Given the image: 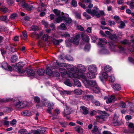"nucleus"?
Masks as SVG:
<instances>
[{
    "mask_svg": "<svg viewBox=\"0 0 134 134\" xmlns=\"http://www.w3.org/2000/svg\"><path fill=\"white\" fill-rule=\"evenodd\" d=\"M86 11L88 14H91L93 16H96L97 18H99L101 15L104 16L105 14L103 10H100L97 6H95L92 10L91 9H87Z\"/></svg>",
    "mask_w": 134,
    "mask_h": 134,
    "instance_id": "f257e3e1",
    "label": "nucleus"
},
{
    "mask_svg": "<svg viewBox=\"0 0 134 134\" xmlns=\"http://www.w3.org/2000/svg\"><path fill=\"white\" fill-rule=\"evenodd\" d=\"M66 16L64 15V13L62 12V17L60 16L58 18H56L55 21L57 23H59L61 22L63 20L64 22L66 25H69L72 22L71 19L69 17L68 14L66 15Z\"/></svg>",
    "mask_w": 134,
    "mask_h": 134,
    "instance_id": "f03ea898",
    "label": "nucleus"
},
{
    "mask_svg": "<svg viewBox=\"0 0 134 134\" xmlns=\"http://www.w3.org/2000/svg\"><path fill=\"white\" fill-rule=\"evenodd\" d=\"M72 71L74 73H72L69 72V73H68V77L71 78H75L78 79H80V78H81L82 79V80H83L84 78H85V76L83 74L79 72L78 70H75Z\"/></svg>",
    "mask_w": 134,
    "mask_h": 134,
    "instance_id": "7ed1b4c3",
    "label": "nucleus"
},
{
    "mask_svg": "<svg viewBox=\"0 0 134 134\" xmlns=\"http://www.w3.org/2000/svg\"><path fill=\"white\" fill-rule=\"evenodd\" d=\"M83 81L87 87L90 88L91 89L97 85L95 81L87 80L85 77V78L83 80Z\"/></svg>",
    "mask_w": 134,
    "mask_h": 134,
    "instance_id": "20e7f679",
    "label": "nucleus"
},
{
    "mask_svg": "<svg viewBox=\"0 0 134 134\" xmlns=\"http://www.w3.org/2000/svg\"><path fill=\"white\" fill-rule=\"evenodd\" d=\"M27 105V103L26 102H19L16 103L14 104L15 108L16 109H21Z\"/></svg>",
    "mask_w": 134,
    "mask_h": 134,
    "instance_id": "39448f33",
    "label": "nucleus"
},
{
    "mask_svg": "<svg viewBox=\"0 0 134 134\" xmlns=\"http://www.w3.org/2000/svg\"><path fill=\"white\" fill-rule=\"evenodd\" d=\"M24 66V64H23V62H19L16 64V65L15 67L17 71L20 73H24L25 72V71L22 70L21 69L22 67Z\"/></svg>",
    "mask_w": 134,
    "mask_h": 134,
    "instance_id": "423d86ee",
    "label": "nucleus"
},
{
    "mask_svg": "<svg viewBox=\"0 0 134 134\" xmlns=\"http://www.w3.org/2000/svg\"><path fill=\"white\" fill-rule=\"evenodd\" d=\"M95 117L96 118V121L100 123H103L105 121L106 119L105 116L104 115H96Z\"/></svg>",
    "mask_w": 134,
    "mask_h": 134,
    "instance_id": "0eeeda50",
    "label": "nucleus"
},
{
    "mask_svg": "<svg viewBox=\"0 0 134 134\" xmlns=\"http://www.w3.org/2000/svg\"><path fill=\"white\" fill-rule=\"evenodd\" d=\"M109 48L110 49L111 51H116V47H117V46L116 45H114L111 41H109ZM118 47H119V48L121 50H122L123 49V48L121 46Z\"/></svg>",
    "mask_w": 134,
    "mask_h": 134,
    "instance_id": "6e6552de",
    "label": "nucleus"
},
{
    "mask_svg": "<svg viewBox=\"0 0 134 134\" xmlns=\"http://www.w3.org/2000/svg\"><path fill=\"white\" fill-rule=\"evenodd\" d=\"M65 107L64 109L63 115L64 116H66L67 115L70 114L71 113V108L69 106L66 105H65Z\"/></svg>",
    "mask_w": 134,
    "mask_h": 134,
    "instance_id": "1a4fd4ad",
    "label": "nucleus"
},
{
    "mask_svg": "<svg viewBox=\"0 0 134 134\" xmlns=\"http://www.w3.org/2000/svg\"><path fill=\"white\" fill-rule=\"evenodd\" d=\"M25 71V72H24V73L22 74H24L26 72L27 74V75L29 76H33L35 74L34 71L30 68H26Z\"/></svg>",
    "mask_w": 134,
    "mask_h": 134,
    "instance_id": "9d476101",
    "label": "nucleus"
},
{
    "mask_svg": "<svg viewBox=\"0 0 134 134\" xmlns=\"http://www.w3.org/2000/svg\"><path fill=\"white\" fill-rule=\"evenodd\" d=\"M79 38L80 35H77L74 37L71 38L70 40L71 42L73 43L74 44L77 45L79 43Z\"/></svg>",
    "mask_w": 134,
    "mask_h": 134,
    "instance_id": "9b49d317",
    "label": "nucleus"
},
{
    "mask_svg": "<svg viewBox=\"0 0 134 134\" xmlns=\"http://www.w3.org/2000/svg\"><path fill=\"white\" fill-rule=\"evenodd\" d=\"M104 99H106V102L107 104L114 102L115 100V97L113 95H111L108 97H105L104 98Z\"/></svg>",
    "mask_w": 134,
    "mask_h": 134,
    "instance_id": "f8f14e48",
    "label": "nucleus"
},
{
    "mask_svg": "<svg viewBox=\"0 0 134 134\" xmlns=\"http://www.w3.org/2000/svg\"><path fill=\"white\" fill-rule=\"evenodd\" d=\"M78 70L79 72L82 74V73L85 71L86 68L80 64L78 65L77 67H76V69Z\"/></svg>",
    "mask_w": 134,
    "mask_h": 134,
    "instance_id": "ddd939ff",
    "label": "nucleus"
},
{
    "mask_svg": "<svg viewBox=\"0 0 134 134\" xmlns=\"http://www.w3.org/2000/svg\"><path fill=\"white\" fill-rule=\"evenodd\" d=\"M59 70L61 73L62 76L63 77H65L66 75L68 76V73H69V72H67L66 70L64 69L60 68Z\"/></svg>",
    "mask_w": 134,
    "mask_h": 134,
    "instance_id": "4468645a",
    "label": "nucleus"
},
{
    "mask_svg": "<svg viewBox=\"0 0 134 134\" xmlns=\"http://www.w3.org/2000/svg\"><path fill=\"white\" fill-rule=\"evenodd\" d=\"M99 42L98 43V45L101 47L103 46V45L107 44V41L106 39L99 38Z\"/></svg>",
    "mask_w": 134,
    "mask_h": 134,
    "instance_id": "2eb2a0df",
    "label": "nucleus"
},
{
    "mask_svg": "<svg viewBox=\"0 0 134 134\" xmlns=\"http://www.w3.org/2000/svg\"><path fill=\"white\" fill-rule=\"evenodd\" d=\"M54 104L53 103L49 102L48 104V109L47 110V112L48 113L51 114V110L53 108Z\"/></svg>",
    "mask_w": 134,
    "mask_h": 134,
    "instance_id": "dca6fc26",
    "label": "nucleus"
},
{
    "mask_svg": "<svg viewBox=\"0 0 134 134\" xmlns=\"http://www.w3.org/2000/svg\"><path fill=\"white\" fill-rule=\"evenodd\" d=\"M88 70L89 71L95 73L97 71V69L95 66L91 65L88 67Z\"/></svg>",
    "mask_w": 134,
    "mask_h": 134,
    "instance_id": "f3484780",
    "label": "nucleus"
},
{
    "mask_svg": "<svg viewBox=\"0 0 134 134\" xmlns=\"http://www.w3.org/2000/svg\"><path fill=\"white\" fill-rule=\"evenodd\" d=\"M5 48L6 49L9 50V51L12 53L14 52L15 51V48L13 47V45L11 44L6 46Z\"/></svg>",
    "mask_w": 134,
    "mask_h": 134,
    "instance_id": "a211bd4d",
    "label": "nucleus"
},
{
    "mask_svg": "<svg viewBox=\"0 0 134 134\" xmlns=\"http://www.w3.org/2000/svg\"><path fill=\"white\" fill-rule=\"evenodd\" d=\"M87 76L88 78L92 79L94 78L96 75L95 73L89 71L87 74Z\"/></svg>",
    "mask_w": 134,
    "mask_h": 134,
    "instance_id": "6ab92c4d",
    "label": "nucleus"
},
{
    "mask_svg": "<svg viewBox=\"0 0 134 134\" xmlns=\"http://www.w3.org/2000/svg\"><path fill=\"white\" fill-rule=\"evenodd\" d=\"M12 99L10 98H3L1 99L0 98V103H6L12 101Z\"/></svg>",
    "mask_w": 134,
    "mask_h": 134,
    "instance_id": "aec40b11",
    "label": "nucleus"
},
{
    "mask_svg": "<svg viewBox=\"0 0 134 134\" xmlns=\"http://www.w3.org/2000/svg\"><path fill=\"white\" fill-rule=\"evenodd\" d=\"M80 108L82 109L83 111L82 113L83 114L85 115H86L88 114V109L83 106H81L80 107Z\"/></svg>",
    "mask_w": 134,
    "mask_h": 134,
    "instance_id": "412c9836",
    "label": "nucleus"
},
{
    "mask_svg": "<svg viewBox=\"0 0 134 134\" xmlns=\"http://www.w3.org/2000/svg\"><path fill=\"white\" fill-rule=\"evenodd\" d=\"M66 68L68 70H70V71H73L76 68V67L72 66L71 65L69 64H67L65 65Z\"/></svg>",
    "mask_w": 134,
    "mask_h": 134,
    "instance_id": "4be33fe9",
    "label": "nucleus"
},
{
    "mask_svg": "<svg viewBox=\"0 0 134 134\" xmlns=\"http://www.w3.org/2000/svg\"><path fill=\"white\" fill-rule=\"evenodd\" d=\"M109 38L114 41L116 42L118 40V37L115 34H111L109 36Z\"/></svg>",
    "mask_w": 134,
    "mask_h": 134,
    "instance_id": "5701e85b",
    "label": "nucleus"
},
{
    "mask_svg": "<svg viewBox=\"0 0 134 134\" xmlns=\"http://www.w3.org/2000/svg\"><path fill=\"white\" fill-rule=\"evenodd\" d=\"M94 92L99 93L100 92V89L97 85L91 89Z\"/></svg>",
    "mask_w": 134,
    "mask_h": 134,
    "instance_id": "b1692460",
    "label": "nucleus"
},
{
    "mask_svg": "<svg viewBox=\"0 0 134 134\" xmlns=\"http://www.w3.org/2000/svg\"><path fill=\"white\" fill-rule=\"evenodd\" d=\"M82 40L83 41L86 42H89L90 38L88 35L85 34H83L82 35Z\"/></svg>",
    "mask_w": 134,
    "mask_h": 134,
    "instance_id": "393cba45",
    "label": "nucleus"
},
{
    "mask_svg": "<svg viewBox=\"0 0 134 134\" xmlns=\"http://www.w3.org/2000/svg\"><path fill=\"white\" fill-rule=\"evenodd\" d=\"M53 12L58 16L57 18L60 16L62 17V13H61L60 11L55 9L53 10Z\"/></svg>",
    "mask_w": 134,
    "mask_h": 134,
    "instance_id": "a878e982",
    "label": "nucleus"
},
{
    "mask_svg": "<svg viewBox=\"0 0 134 134\" xmlns=\"http://www.w3.org/2000/svg\"><path fill=\"white\" fill-rule=\"evenodd\" d=\"M23 7L24 8H26L29 11L31 10L33 8V7L32 5H29L26 3H25L23 5Z\"/></svg>",
    "mask_w": 134,
    "mask_h": 134,
    "instance_id": "bb28decb",
    "label": "nucleus"
},
{
    "mask_svg": "<svg viewBox=\"0 0 134 134\" xmlns=\"http://www.w3.org/2000/svg\"><path fill=\"white\" fill-rule=\"evenodd\" d=\"M113 88L115 91H118L120 90L121 88L120 86L116 84H114Z\"/></svg>",
    "mask_w": 134,
    "mask_h": 134,
    "instance_id": "cd10ccee",
    "label": "nucleus"
},
{
    "mask_svg": "<svg viewBox=\"0 0 134 134\" xmlns=\"http://www.w3.org/2000/svg\"><path fill=\"white\" fill-rule=\"evenodd\" d=\"M34 101L36 102L37 103V104L36 106H38V107H42L43 105L42 104V106H40L39 105L38 103L40 102V98L37 96L35 97L34 98Z\"/></svg>",
    "mask_w": 134,
    "mask_h": 134,
    "instance_id": "c85d7f7f",
    "label": "nucleus"
},
{
    "mask_svg": "<svg viewBox=\"0 0 134 134\" xmlns=\"http://www.w3.org/2000/svg\"><path fill=\"white\" fill-rule=\"evenodd\" d=\"M31 36L32 37H34L36 39H37L40 37V35L35 32L32 33L31 35Z\"/></svg>",
    "mask_w": 134,
    "mask_h": 134,
    "instance_id": "c756f323",
    "label": "nucleus"
},
{
    "mask_svg": "<svg viewBox=\"0 0 134 134\" xmlns=\"http://www.w3.org/2000/svg\"><path fill=\"white\" fill-rule=\"evenodd\" d=\"M8 64L7 63L4 62L2 64H0V66L5 69H7Z\"/></svg>",
    "mask_w": 134,
    "mask_h": 134,
    "instance_id": "7c9ffc66",
    "label": "nucleus"
},
{
    "mask_svg": "<svg viewBox=\"0 0 134 134\" xmlns=\"http://www.w3.org/2000/svg\"><path fill=\"white\" fill-rule=\"evenodd\" d=\"M73 92L75 94L79 95L82 93V91L81 89H76L74 90Z\"/></svg>",
    "mask_w": 134,
    "mask_h": 134,
    "instance_id": "2f4dec72",
    "label": "nucleus"
},
{
    "mask_svg": "<svg viewBox=\"0 0 134 134\" xmlns=\"http://www.w3.org/2000/svg\"><path fill=\"white\" fill-rule=\"evenodd\" d=\"M74 84L77 87H80L81 85L80 82L77 80V79H75L74 80Z\"/></svg>",
    "mask_w": 134,
    "mask_h": 134,
    "instance_id": "473e14b6",
    "label": "nucleus"
},
{
    "mask_svg": "<svg viewBox=\"0 0 134 134\" xmlns=\"http://www.w3.org/2000/svg\"><path fill=\"white\" fill-rule=\"evenodd\" d=\"M45 72V71L42 69H39L37 70V72L38 74L40 75H42L44 74Z\"/></svg>",
    "mask_w": 134,
    "mask_h": 134,
    "instance_id": "72a5a7b5",
    "label": "nucleus"
},
{
    "mask_svg": "<svg viewBox=\"0 0 134 134\" xmlns=\"http://www.w3.org/2000/svg\"><path fill=\"white\" fill-rule=\"evenodd\" d=\"M18 59L16 55H14L12 56L11 58V61L12 63L15 62Z\"/></svg>",
    "mask_w": 134,
    "mask_h": 134,
    "instance_id": "f704fd0d",
    "label": "nucleus"
},
{
    "mask_svg": "<svg viewBox=\"0 0 134 134\" xmlns=\"http://www.w3.org/2000/svg\"><path fill=\"white\" fill-rule=\"evenodd\" d=\"M75 130L78 133H81L83 132V130L80 126H77L75 128Z\"/></svg>",
    "mask_w": 134,
    "mask_h": 134,
    "instance_id": "c9c22d12",
    "label": "nucleus"
},
{
    "mask_svg": "<svg viewBox=\"0 0 134 134\" xmlns=\"http://www.w3.org/2000/svg\"><path fill=\"white\" fill-rule=\"evenodd\" d=\"M63 40L62 39L59 40H56L55 39H53V43L55 45H58L59 44L60 42H62Z\"/></svg>",
    "mask_w": 134,
    "mask_h": 134,
    "instance_id": "e433bc0d",
    "label": "nucleus"
},
{
    "mask_svg": "<svg viewBox=\"0 0 134 134\" xmlns=\"http://www.w3.org/2000/svg\"><path fill=\"white\" fill-rule=\"evenodd\" d=\"M111 69V68L109 66H106L104 67V70L106 72H108L110 71Z\"/></svg>",
    "mask_w": 134,
    "mask_h": 134,
    "instance_id": "4c0bfd02",
    "label": "nucleus"
},
{
    "mask_svg": "<svg viewBox=\"0 0 134 134\" xmlns=\"http://www.w3.org/2000/svg\"><path fill=\"white\" fill-rule=\"evenodd\" d=\"M61 36L63 37H69L70 36V35L67 32L64 33H62L61 34Z\"/></svg>",
    "mask_w": 134,
    "mask_h": 134,
    "instance_id": "58836bf2",
    "label": "nucleus"
},
{
    "mask_svg": "<svg viewBox=\"0 0 134 134\" xmlns=\"http://www.w3.org/2000/svg\"><path fill=\"white\" fill-rule=\"evenodd\" d=\"M125 26V23L122 21H121L120 24L118 26V27L120 29H122L124 28Z\"/></svg>",
    "mask_w": 134,
    "mask_h": 134,
    "instance_id": "ea45409f",
    "label": "nucleus"
},
{
    "mask_svg": "<svg viewBox=\"0 0 134 134\" xmlns=\"http://www.w3.org/2000/svg\"><path fill=\"white\" fill-rule=\"evenodd\" d=\"M70 3L74 7H75L77 5V2L76 0H72Z\"/></svg>",
    "mask_w": 134,
    "mask_h": 134,
    "instance_id": "a19ab883",
    "label": "nucleus"
},
{
    "mask_svg": "<svg viewBox=\"0 0 134 134\" xmlns=\"http://www.w3.org/2000/svg\"><path fill=\"white\" fill-rule=\"evenodd\" d=\"M46 72V73L49 75H51L52 73L51 70L49 67L47 68Z\"/></svg>",
    "mask_w": 134,
    "mask_h": 134,
    "instance_id": "79ce46f5",
    "label": "nucleus"
},
{
    "mask_svg": "<svg viewBox=\"0 0 134 134\" xmlns=\"http://www.w3.org/2000/svg\"><path fill=\"white\" fill-rule=\"evenodd\" d=\"M83 15L87 19H90L91 18L90 16L86 12H84L83 13Z\"/></svg>",
    "mask_w": 134,
    "mask_h": 134,
    "instance_id": "37998d69",
    "label": "nucleus"
},
{
    "mask_svg": "<svg viewBox=\"0 0 134 134\" xmlns=\"http://www.w3.org/2000/svg\"><path fill=\"white\" fill-rule=\"evenodd\" d=\"M48 35L46 34H44L42 37V39L44 41H47L48 39Z\"/></svg>",
    "mask_w": 134,
    "mask_h": 134,
    "instance_id": "c03bdc74",
    "label": "nucleus"
},
{
    "mask_svg": "<svg viewBox=\"0 0 134 134\" xmlns=\"http://www.w3.org/2000/svg\"><path fill=\"white\" fill-rule=\"evenodd\" d=\"M115 79L114 76L113 75H110L109 77V81L110 82H113L115 81Z\"/></svg>",
    "mask_w": 134,
    "mask_h": 134,
    "instance_id": "a18cd8bd",
    "label": "nucleus"
},
{
    "mask_svg": "<svg viewBox=\"0 0 134 134\" xmlns=\"http://www.w3.org/2000/svg\"><path fill=\"white\" fill-rule=\"evenodd\" d=\"M108 25L110 26H111L113 25H114L115 24V22L114 21L109 20L108 22Z\"/></svg>",
    "mask_w": 134,
    "mask_h": 134,
    "instance_id": "49530a36",
    "label": "nucleus"
},
{
    "mask_svg": "<svg viewBox=\"0 0 134 134\" xmlns=\"http://www.w3.org/2000/svg\"><path fill=\"white\" fill-rule=\"evenodd\" d=\"M58 67V63L57 62H54L53 64L52 68L54 69H57Z\"/></svg>",
    "mask_w": 134,
    "mask_h": 134,
    "instance_id": "de8ad7c7",
    "label": "nucleus"
},
{
    "mask_svg": "<svg viewBox=\"0 0 134 134\" xmlns=\"http://www.w3.org/2000/svg\"><path fill=\"white\" fill-rule=\"evenodd\" d=\"M0 10L3 12H8V9L5 7H2L0 8Z\"/></svg>",
    "mask_w": 134,
    "mask_h": 134,
    "instance_id": "09e8293b",
    "label": "nucleus"
},
{
    "mask_svg": "<svg viewBox=\"0 0 134 134\" xmlns=\"http://www.w3.org/2000/svg\"><path fill=\"white\" fill-rule=\"evenodd\" d=\"M98 129L97 126H94L93 130L91 131L92 133L94 134L97 131Z\"/></svg>",
    "mask_w": 134,
    "mask_h": 134,
    "instance_id": "8fccbe9b",
    "label": "nucleus"
},
{
    "mask_svg": "<svg viewBox=\"0 0 134 134\" xmlns=\"http://www.w3.org/2000/svg\"><path fill=\"white\" fill-rule=\"evenodd\" d=\"M43 132H41V131H39V130H34L33 131V133L34 134H40V133H42Z\"/></svg>",
    "mask_w": 134,
    "mask_h": 134,
    "instance_id": "3c124183",
    "label": "nucleus"
},
{
    "mask_svg": "<svg viewBox=\"0 0 134 134\" xmlns=\"http://www.w3.org/2000/svg\"><path fill=\"white\" fill-rule=\"evenodd\" d=\"M84 97L87 98V99H92L93 98V96L90 95H86Z\"/></svg>",
    "mask_w": 134,
    "mask_h": 134,
    "instance_id": "603ef678",
    "label": "nucleus"
},
{
    "mask_svg": "<svg viewBox=\"0 0 134 134\" xmlns=\"http://www.w3.org/2000/svg\"><path fill=\"white\" fill-rule=\"evenodd\" d=\"M65 58L69 61L73 60L71 56L69 55L66 56L65 57Z\"/></svg>",
    "mask_w": 134,
    "mask_h": 134,
    "instance_id": "864d4df0",
    "label": "nucleus"
},
{
    "mask_svg": "<svg viewBox=\"0 0 134 134\" xmlns=\"http://www.w3.org/2000/svg\"><path fill=\"white\" fill-rule=\"evenodd\" d=\"M128 126L129 128L132 129L134 132V125L133 123L132 122L130 123L128 125Z\"/></svg>",
    "mask_w": 134,
    "mask_h": 134,
    "instance_id": "5fc2aeb1",
    "label": "nucleus"
},
{
    "mask_svg": "<svg viewBox=\"0 0 134 134\" xmlns=\"http://www.w3.org/2000/svg\"><path fill=\"white\" fill-rule=\"evenodd\" d=\"M113 124L114 126H118L120 125H121L120 122L119 121H113Z\"/></svg>",
    "mask_w": 134,
    "mask_h": 134,
    "instance_id": "6e6d98bb",
    "label": "nucleus"
},
{
    "mask_svg": "<svg viewBox=\"0 0 134 134\" xmlns=\"http://www.w3.org/2000/svg\"><path fill=\"white\" fill-rule=\"evenodd\" d=\"M31 28L33 31H36L38 30V27L35 25L32 26Z\"/></svg>",
    "mask_w": 134,
    "mask_h": 134,
    "instance_id": "4d7b16f0",
    "label": "nucleus"
},
{
    "mask_svg": "<svg viewBox=\"0 0 134 134\" xmlns=\"http://www.w3.org/2000/svg\"><path fill=\"white\" fill-rule=\"evenodd\" d=\"M102 76L105 79H107L108 77V74L105 72H103L102 74Z\"/></svg>",
    "mask_w": 134,
    "mask_h": 134,
    "instance_id": "13d9d810",
    "label": "nucleus"
},
{
    "mask_svg": "<svg viewBox=\"0 0 134 134\" xmlns=\"http://www.w3.org/2000/svg\"><path fill=\"white\" fill-rule=\"evenodd\" d=\"M64 83L65 85L70 86H72V85L70 83V81L68 80H67L65 81L64 82Z\"/></svg>",
    "mask_w": 134,
    "mask_h": 134,
    "instance_id": "bf43d9fd",
    "label": "nucleus"
},
{
    "mask_svg": "<svg viewBox=\"0 0 134 134\" xmlns=\"http://www.w3.org/2000/svg\"><path fill=\"white\" fill-rule=\"evenodd\" d=\"M7 3L10 5H12L14 3L13 0H7Z\"/></svg>",
    "mask_w": 134,
    "mask_h": 134,
    "instance_id": "052dcab7",
    "label": "nucleus"
},
{
    "mask_svg": "<svg viewBox=\"0 0 134 134\" xmlns=\"http://www.w3.org/2000/svg\"><path fill=\"white\" fill-rule=\"evenodd\" d=\"M96 113L97 112L95 110H93L90 112V115L91 116H92L96 114Z\"/></svg>",
    "mask_w": 134,
    "mask_h": 134,
    "instance_id": "680f3d73",
    "label": "nucleus"
},
{
    "mask_svg": "<svg viewBox=\"0 0 134 134\" xmlns=\"http://www.w3.org/2000/svg\"><path fill=\"white\" fill-rule=\"evenodd\" d=\"M120 106L123 108H125L126 107V105L124 102H121Z\"/></svg>",
    "mask_w": 134,
    "mask_h": 134,
    "instance_id": "e2e57ef3",
    "label": "nucleus"
},
{
    "mask_svg": "<svg viewBox=\"0 0 134 134\" xmlns=\"http://www.w3.org/2000/svg\"><path fill=\"white\" fill-rule=\"evenodd\" d=\"M7 16H3L0 17V19L3 21H5L7 19Z\"/></svg>",
    "mask_w": 134,
    "mask_h": 134,
    "instance_id": "0e129e2a",
    "label": "nucleus"
},
{
    "mask_svg": "<svg viewBox=\"0 0 134 134\" xmlns=\"http://www.w3.org/2000/svg\"><path fill=\"white\" fill-rule=\"evenodd\" d=\"M120 42L122 44L125 45L129 43V41L126 40H125L124 41H121Z\"/></svg>",
    "mask_w": 134,
    "mask_h": 134,
    "instance_id": "69168bd1",
    "label": "nucleus"
},
{
    "mask_svg": "<svg viewBox=\"0 0 134 134\" xmlns=\"http://www.w3.org/2000/svg\"><path fill=\"white\" fill-rule=\"evenodd\" d=\"M16 122V120L13 119L12 121H10V123L11 125H13L15 124Z\"/></svg>",
    "mask_w": 134,
    "mask_h": 134,
    "instance_id": "338daca9",
    "label": "nucleus"
},
{
    "mask_svg": "<svg viewBox=\"0 0 134 134\" xmlns=\"http://www.w3.org/2000/svg\"><path fill=\"white\" fill-rule=\"evenodd\" d=\"M130 5L131 8L134 7V1H131Z\"/></svg>",
    "mask_w": 134,
    "mask_h": 134,
    "instance_id": "774afa93",
    "label": "nucleus"
}]
</instances>
